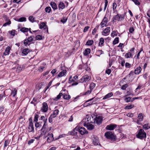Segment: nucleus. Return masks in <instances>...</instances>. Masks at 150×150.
Instances as JSON below:
<instances>
[{"mask_svg": "<svg viewBox=\"0 0 150 150\" xmlns=\"http://www.w3.org/2000/svg\"><path fill=\"white\" fill-rule=\"evenodd\" d=\"M29 20L30 22L32 23L35 21L34 18L32 16H30L29 17Z\"/></svg>", "mask_w": 150, "mask_h": 150, "instance_id": "79ce46f5", "label": "nucleus"}, {"mask_svg": "<svg viewBox=\"0 0 150 150\" xmlns=\"http://www.w3.org/2000/svg\"><path fill=\"white\" fill-rule=\"evenodd\" d=\"M44 68V67H39L38 69V70L39 71L41 72L43 71V70Z\"/></svg>", "mask_w": 150, "mask_h": 150, "instance_id": "4d7b16f0", "label": "nucleus"}, {"mask_svg": "<svg viewBox=\"0 0 150 150\" xmlns=\"http://www.w3.org/2000/svg\"><path fill=\"white\" fill-rule=\"evenodd\" d=\"M117 126V125L113 124H112L108 125L106 126V129L107 130H113L116 128Z\"/></svg>", "mask_w": 150, "mask_h": 150, "instance_id": "0eeeda50", "label": "nucleus"}, {"mask_svg": "<svg viewBox=\"0 0 150 150\" xmlns=\"http://www.w3.org/2000/svg\"><path fill=\"white\" fill-rule=\"evenodd\" d=\"M110 31V27H107L102 32V34L103 35H109Z\"/></svg>", "mask_w": 150, "mask_h": 150, "instance_id": "1a4fd4ad", "label": "nucleus"}, {"mask_svg": "<svg viewBox=\"0 0 150 150\" xmlns=\"http://www.w3.org/2000/svg\"><path fill=\"white\" fill-rule=\"evenodd\" d=\"M42 36L40 35H37L35 38L37 40H39L42 39Z\"/></svg>", "mask_w": 150, "mask_h": 150, "instance_id": "37998d69", "label": "nucleus"}, {"mask_svg": "<svg viewBox=\"0 0 150 150\" xmlns=\"http://www.w3.org/2000/svg\"><path fill=\"white\" fill-rule=\"evenodd\" d=\"M34 38V37L33 36H31L28 38V39H27L28 40V41L29 42V44H31Z\"/></svg>", "mask_w": 150, "mask_h": 150, "instance_id": "473e14b6", "label": "nucleus"}, {"mask_svg": "<svg viewBox=\"0 0 150 150\" xmlns=\"http://www.w3.org/2000/svg\"><path fill=\"white\" fill-rule=\"evenodd\" d=\"M78 130L79 132H80L81 134L82 135L88 132L85 129V128L83 127H81L80 128H77L76 127L73 131L71 132V134L72 135H74L76 134L77 132H75V130Z\"/></svg>", "mask_w": 150, "mask_h": 150, "instance_id": "f03ea898", "label": "nucleus"}, {"mask_svg": "<svg viewBox=\"0 0 150 150\" xmlns=\"http://www.w3.org/2000/svg\"><path fill=\"white\" fill-rule=\"evenodd\" d=\"M11 48L9 46H8L6 48L5 52L3 54L5 56L8 55L9 53Z\"/></svg>", "mask_w": 150, "mask_h": 150, "instance_id": "dca6fc26", "label": "nucleus"}, {"mask_svg": "<svg viewBox=\"0 0 150 150\" xmlns=\"http://www.w3.org/2000/svg\"><path fill=\"white\" fill-rule=\"evenodd\" d=\"M144 117V114L142 113L139 114L137 118V123L139 124V122H141L143 120Z\"/></svg>", "mask_w": 150, "mask_h": 150, "instance_id": "4468645a", "label": "nucleus"}, {"mask_svg": "<svg viewBox=\"0 0 150 150\" xmlns=\"http://www.w3.org/2000/svg\"><path fill=\"white\" fill-rule=\"evenodd\" d=\"M5 95V91L4 92L3 95L0 94V100H1L3 98V97Z\"/></svg>", "mask_w": 150, "mask_h": 150, "instance_id": "774afa93", "label": "nucleus"}, {"mask_svg": "<svg viewBox=\"0 0 150 150\" xmlns=\"http://www.w3.org/2000/svg\"><path fill=\"white\" fill-rule=\"evenodd\" d=\"M119 42V38L117 37L115 38L113 41V44L114 45L116 44Z\"/></svg>", "mask_w": 150, "mask_h": 150, "instance_id": "ea45409f", "label": "nucleus"}, {"mask_svg": "<svg viewBox=\"0 0 150 150\" xmlns=\"http://www.w3.org/2000/svg\"><path fill=\"white\" fill-rule=\"evenodd\" d=\"M128 86V85L127 84H125L122 86L121 87V89L122 90H125L126 88H127Z\"/></svg>", "mask_w": 150, "mask_h": 150, "instance_id": "603ef678", "label": "nucleus"}, {"mask_svg": "<svg viewBox=\"0 0 150 150\" xmlns=\"http://www.w3.org/2000/svg\"><path fill=\"white\" fill-rule=\"evenodd\" d=\"M63 95V94L62 93H60L57 96V97L54 98H53V100L54 101H57L59 99L61 96Z\"/></svg>", "mask_w": 150, "mask_h": 150, "instance_id": "393cba45", "label": "nucleus"}, {"mask_svg": "<svg viewBox=\"0 0 150 150\" xmlns=\"http://www.w3.org/2000/svg\"><path fill=\"white\" fill-rule=\"evenodd\" d=\"M63 98L64 99L67 100H68L70 98V96L69 95H68L67 94H64V95L63 94L62 95Z\"/></svg>", "mask_w": 150, "mask_h": 150, "instance_id": "c9c22d12", "label": "nucleus"}, {"mask_svg": "<svg viewBox=\"0 0 150 150\" xmlns=\"http://www.w3.org/2000/svg\"><path fill=\"white\" fill-rule=\"evenodd\" d=\"M47 120V119H46V121H45V122L44 123V125L42 127V128L41 129L43 130L45 129H47L46 128V122Z\"/></svg>", "mask_w": 150, "mask_h": 150, "instance_id": "09e8293b", "label": "nucleus"}, {"mask_svg": "<svg viewBox=\"0 0 150 150\" xmlns=\"http://www.w3.org/2000/svg\"><path fill=\"white\" fill-rule=\"evenodd\" d=\"M111 70L110 69H108L105 71L106 73L108 75L110 74V73H111Z\"/></svg>", "mask_w": 150, "mask_h": 150, "instance_id": "e2e57ef3", "label": "nucleus"}, {"mask_svg": "<svg viewBox=\"0 0 150 150\" xmlns=\"http://www.w3.org/2000/svg\"><path fill=\"white\" fill-rule=\"evenodd\" d=\"M40 29L44 28V29H46L47 26L45 23L42 22L40 24Z\"/></svg>", "mask_w": 150, "mask_h": 150, "instance_id": "b1692460", "label": "nucleus"}, {"mask_svg": "<svg viewBox=\"0 0 150 150\" xmlns=\"http://www.w3.org/2000/svg\"><path fill=\"white\" fill-rule=\"evenodd\" d=\"M90 118H89L88 117V118L83 119L82 122V124L84 126L86 127L88 130H92L94 128L93 125L90 124L91 122V121L90 120Z\"/></svg>", "mask_w": 150, "mask_h": 150, "instance_id": "f257e3e1", "label": "nucleus"}, {"mask_svg": "<svg viewBox=\"0 0 150 150\" xmlns=\"http://www.w3.org/2000/svg\"><path fill=\"white\" fill-rule=\"evenodd\" d=\"M104 43V40L103 38H101L100 40V42L99 43L100 46L103 45Z\"/></svg>", "mask_w": 150, "mask_h": 150, "instance_id": "e433bc0d", "label": "nucleus"}, {"mask_svg": "<svg viewBox=\"0 0 150 150\" xmlns=\"http://www.w3.org/2000/svg\"><path fill=\"white\" fill-rule=\"evenodd\" d=\"M117 4L115 3H114L112 5V8L114 10H115L117 7Z\"/></svg>", "mask_w": 150, "mask_h": 150, "instance_id": "13d9d810", "label": "nucleus"}, {"mask_svg": "<svg viewBox=\"0 0 150 150\" xmlns=\"http://www.w3.org/2000/svg\"><path fill=\"white\" fill-rule=\"evenodd\" d=\"M143 128L145 129H148L150 128V125L148 123L145 124L143 125Z\"/></svg>", "mask_w": 150, "mask_h": 150, "instance_id": "c85d7f7f", "label": "nucleus"}, {"mask_svg": "<svg viewBox=\"0 0 150 150\" xmlns=\"http://www.w3.org/2000/svg\"><path fill=\"white\" fill-rule=\"evenodd\" d=\"M35 140V139H31L29 141L28 144L30 145L31 144L33 143L34 141Z\"/></svg>", "mask_w": 150, "mask_h": 150, "instance_id": "69168bd1", "label": "nucleus"}, {"mask_svg": "<svg viewBox=\"0 0 150 150\" xmlns=\"http://www.w3.org/2000/svg\"><path fill=\"white\" fill-rule=\"evenodd\" d=\"M11 21H9L8 22H7L5 23H4L3 25V26H6L7 25H9L11 24Z\"/></svg>", "mask_w": 150, "mask_h": 150, "instance_id": "6e6d98bb", "label": "nucleus"}, {"mask_svg": "<svg viewBox=\"0 0 150 150\" xmlns=\"http://www.w3.org/2000/svg\"><path fill=\"white\" fill-rule=\"evenodd\" d=\"M17 90L14 88L11 91V95H12L13 97H14L17 94Z\"/></svg>", "mask_w": 150, "mask_h": 150, "instance_id": "a878e982", "label": "nucleus"}, {"mask_svg": "<svg viewBox=\"0 0 150 150\" xmlns=\"http://www.w3.org/2000/svg\"><path fill=\"white\" fill-rule=\"evenodd\" d=\"M124 100L127 103L133 101V100H132V98L130 97H125L124 99Z\"/></svg>", "mask_w": 150, "mask_h": 150, "instance_id": "bb28decb", "label": "nucleus"}, {"mask_svg": "<svg viewBox=\"0 0 150 150\" xmlns=\"http://www.w3.org/2000/svg\"><path fill=\"white\" fill-rule=\"evenodd\" d=\"M47 136V142L50 143L54 140V138L52 133H49Z\"/></svg>", "mask_w": 150, "mask_h": 150, "instance_id": "9d476101", "label": "nucleus"}, {"mask_svg": "<svg viewBox=\"0 0 150 150\" xmlns=\"http://www.w3.org/2000/svg\"><path fill=\"white\" fill-rule=\"evenodd\" d=\"M134 106V105H127V106H125V109H131L132 108H133Z\"/></svg>", "mask_w": 150, "mask_h": 150, "instance_id": "58836bf2", "label": "nucleus"}, {"mask_svg": "<svg viewBox=\"0 0 150 150\" xmlns=\"http://www.w3.org/2000/svg\"><path fill=\"white\" fill-rule=\"evenodd\" d=\"M51 127H50L49 129H41L42 131V134L43 135L45 134L47 132H48L49 131H50L51 130Z\"/></svg>", "mask_w": 150, "mask_h": 150, "instance_id": "5701e85b", "label": "nucleus"}, {"mask_svg": "<svg viewBox=\"0 0 150 150\" xmlns=\"http://www.w3.org/2000/svg\"><path fill=\"white\" fill-rule=\"evenodd\" d=\"M91 52V50L89 48H87L83 52V54L84 55H87Z\"/></svg>", "mask_w": 150, "mask_h": 150, "instance_id": "4be33fe9", "label": "nucleus"}, {"mask_svg": "<svg viewBox=\"0 0 150 150\" xmlns=\"http://www.w3.org/2000/svg\"><path fill=\"white\" fill-rule=\"evenodd\" d=\"M137 137L141 139L145 138L146 137V133L143 129H140L137 134Z\"/></svg>", "mask_w": 150, "mask_h": 150, "instance_id": "7ed1b4c3", "label": "nucleus"}, {"mask_svg": "<svg viewBox=\"0 0 150 150\" xmlns=\"http://www.w3.org/2000/svg\"><path fill=\"white\" fill-rule=\"evenodd\" d=\"M15 32L16 31L15 30H13L12 31H9L8 32L10 34H11L13 36H14L15 35Z\"/></svg>", "mask_w": 150, "mask_h": 150, "instance_id": "de8ad7c7", "label": "nucleus"}, {"mask_svg": "<svg viewBox=\"0 0 150 150\" xmlns=\"http://www.w3.org/2000/svg\"><path fill=\"white\" fill-rule=\"evenodd\" d=\"M91 79V77L88 75H86L80 79V81L82 83L88 81Z\"/></svg>", "mask_w": 150, "mask_h": 150, "instance_id": "39448f33", "label": "nucleus"}, {"mask_svg": "<svg viewBox=\"0 0 150 150\" xmlns=\"http://www.w3.org/2000/svg\"><path fill=\"white\" fill-rule=\"evenodd\" d=\"M65 5L64 3L62 2H60L58 5V8L59 10L63 9L65 8Z\"/></svg>", "mask_w": 150, "mask_h": 150, "instance_id": "a211bd4d", "label": "nucleus"}, {"mask_svg": "<svg viewBox=\"0 0 150 150\" xmlns=\"http://www.w3.org/2000/svg\"><path fill=\"white\" fill-rule=\"evenodd\" d=\"M134 29L133 27H131L129 29V32L131 33H132L134 31Z\"/></svg>", "mask_w": 150, "mask_h": 150, "instance_id": "0e129e2a", "label": "nucleus"}, {"mask_svg": "<svg viewBox=\"0 0 150 150\" xmlns=\"http://www.w3.org/2000/svg\"><path fill=\"white\" fill-rule=\"evenodd\" d=\"M38 117L39 115H36L34 119V121L37 122L38 120Z\"/></svg>", "mask_w": 150, "mask_h": 150, "instance_id": "8fccbe9b", "label": "nucleus"}, {"mask_svg": "<svg viewBox=\"0 0 150 150\" xmlns=\"http://www.w3.org/2000/svg\"><path fill=\"white\" fill-rule=\"evenodd\" d=\"M142 70V69L140 67H138L134 70V74H139L141 72Z\"/></svg>", "mask_w": 150, "mask_h": 150, "instance_id": "2eb2a0df", "label": "nucleus"}, {"mask_svg": "<svg viewBox=\"0 0 150 150\" xmlns=\"http://www.w3.org/2000/svg\"><path fill=\"white\" fill-rule=\"evenodd\" d=\"M67 21V19L65 18H64L62 19L61 20V22L63 23H64L66 22Z\"/></svg>", "mask_w": 150, "mask_h": 150, "instance_id": "680f3d73", "label": "nucleus"}, {"mask_svg": "<svg viewBox=\"0 0 150 150\" xmlns=\"http://www.w3.org/2000/svg\"><path fill=\"white\" fill-rule=\"evenodd\" d=\"M89 28H90V27L89 26H87L85 27L83 29V32H86L89 29Z\"/></svg>", "mask_w": 150, "mask_h": 150, "instance_id": "bf43d9fd", "label": "nucleus"}, {"mask_svg": "<svg viewBox=\"0 0 150 150\" xmlns=\"http://www.w3.org/2000/svg\"><path fill=\"white\" fill-rule=\"evenodd\" d=\"M99 27V25H97L93 30L92 31V33L93 35H94L95 33H96V31L98 29V27Z\"/></svg>", "mask_w": 150, "mask_h": 150, "instance_id": "4c0bfd02", "label": "nucleus"}, {"mask_svg": "<svg viewBox=\"0 0 150 150\" xmlns=\"http://www.w3.org/2000/svg\"><path fill=\"white\" fill-rule=\"evenodd\" d=\"M113 95L112 92H110L106 95L103 98V99L105 100L106 99L109 98L111 97Z\"/></svg>", "mask_w": 150, "mask_h": 150, "instance_id": "aec40b11", "label": "nucleus"}, {"mask_svg": "<svg viewBox=\"0 0 150 150\" xmlns=\"http://www.w3.org/2000/svg\"><path fill=\"white\" fill-rule=\"evenodd\" d=\"M93 144L95 145H97L99 144L98 138L97 136L93 135Z\"/></svg>", "mask_w": 150, "mask_h": 150, "instance_id": "6e6552de", "label": "nucleus"}, {"mask_svg": "<svg viewBox=\"0 0 150 150\" xmlns=\"http://www.w3.org/2000/svg\"><path fill=\"white\" fill-rule=\"evenodd\" d=\"M108 22V19L105 16L103 18L102 21L101 22L100 25L101 28H103L104 26H107V24Z\"/></svg>", "mask_w": 150, "mask_h": 150, "instance_id": "423d86ee", "label": "nucleus"}, {"mask_svg": "<svg viewBox=\"0 0 150 150\" xmlns=\"http://www.w3.org/2000/svg\"><path fill=\"white\" fill-rule=\"evenodd\" d=\"M45 11L48 13H50L51 11V8L50 7H47L45 8Z\"/></svg>", "mask_w": 150, "mask_h": 150, "instance_id": "a19ab883", "label": "nucleus"}, {"mask_svg": "<svg viewBox=\"0 0 150 150\" xmlns=\"http://www.w3.org/2000/svg\"><path fill=\"white\" fill-rule=\"evenodd\" d=\"M50 5L54 10L57 9V5L55 2H51L50 3Z\"/></svg>", "mask_w": 150, "mask_h": 150, "instance_id": "6ab92c4d", "label": "nucleus"}, {"mask_svg": "<svg viewBox=\"0 0 150 150\" xmlns=\"http://www.w3.org/2000/svg\"><path fill=\"white\" fill-rule=\"evenodd\" d=\"M66 72L67 71L66 70H64L59 74L58 76L59 77H61L64 76L66 74Z\"/></svg>", "mask_w": 150, "mask_h": 150, "instance_id": "f3484780", "label": "nucleus"}, {"mask_svg": "<svg viewBox=\"0 0 150 150\" xmlns=\"http://www.w3.org/2000/svg\"><path fill=\"white\" fill-rule=\"evenodd\" d=\"M28 130V131L29 132H34V127L33 123H30V124H29Z\"/></svg>", "mask_w": 150, "mask_h": 150, "instance_id": "9b49d317", "label": "nucleus"}, {"mask_svg": "<svg viewBox=\"0 0 150 150\" xmlns=\"http://www.w3.org/2000/svg\"><path fill=\"white\" fill-rule=\"evenodd\" d=\"M105 136L106 138L111 140L114 139L115 138L114 134L110 131L108 132L105 133Z\"/></svg>", "mask_w": 150, "mask_h": 150, "instance_id": "20e7f679", "label": "nucleus"}, {"mask_svg": "<svg viewBox=\"0 0 150 150\" xmlns=\"http://www.w3.org/2000/svg\"><path fill=\"white\" fill-rule=\"evenodd\" d=\"M102 121V118L101 116H96L95 119V122L98 125L101 124Z\"/></svg>", "mask_w": 150, "mask_h": 150, "instance_id": "f8f14e48", "label": "nucleus"}, {"mask_svg": "<svg viewBox=\"0 0 150 150\" xmlns=\"http://www.w3.org/2000/svg\"><path fill=\"white\" fill-rule=\"evenodd\" d=\"M132 1L136 5H139L140 4V3L138 1V0H132Z\"/></svg>", "mask_w": 150, "mask_h": 150, "instance_id": "3c124183", "label": "nucleus"}, {"mask_svg": "<svg viewBox=\"0 0 150 150\" xmlns=\"http://www.w3.org/2000/svg\"><path fill=\"white\" fill-rule=\"evenodd\" d=\"M96 86V84L95 83H91L90 85V89L91 90H92L94 88H95V87Z\"/></svg>", "mask_w": 150, "mask_h": 150, "instance_id": "2f4dec72", "label": "nucleus"}, {"mask_svg": "<svg viewBox=\"0 0 150 150\" xmlns=\"http://www.w3.org/2000/svg\"><path fill=\"white\" fill-rule=\"evenodd\" d=\"M8 144H9V143L8 142V141L7 140L5 141V143H4V147H6L7 146H8Z\"/></svg>", "mask_w": 150, "mask_h": 150, "instance_id": "338daca9", "label": "nucleus"}, {"mask_svg": "<svg viewBox=\"0 0 150 150\" xmlns=\"http://www.w3.org/2000/svg\"><path fill=\"white\" fill-rule=\"evenodd\" d=\"M117 35V32L116 31H113L111 34V36L114 37L115 36Z\"/></svg>", "mask_w": 150, "mask_h": 150, "instance_id": "a18cd8bd", "label": "nucleus"}, {"mask_svg": "<svg viewBox=\"0 0 150 150\" xmlns=\"http://www.w3.org/2000/svg\"><path fill=\"white\" fill-rule=\"evenodd\" d=\"M27 39H25L24 42V44L25 46L29 45L30 44H29V42L28 41Z\"/></svg>", "mask_w": 150, "mask_h": 150, "instance_id": "49530a36", "label": "nucleus"}, {"mask_svg": "<svg viewBox=\"0 0 150 150\" xmlns=\"http://www.w3.org/2000/svg\"><path fill=\"white\" fill-rule=\"evenodd\" d=\"M29 52V50L28 48H25L23 50L22 53L25 55H27Z\"/></svg>", "mask_w": 150, "mask_h": 150, "instance_id": "cd10ccee", "label": "nucleus"}, {"mask_svg": "<svg viewBox=\"0 0 150 150\" xmlns=\"http://www.w3.org/2000/svg\"><path fill=\"white\" fill-rule=\"evenodd\" d=\"M29 29L28 28L24 27L22 28L20 30L21 31L24 33L28 32L29 31Z\"/></svg>", "mask_w": 150, "mask_h": 150, "instance_id": "c756f323", "label": "nucleus"}, {"mask_svg": "<svg viewBox=\"0 0 150 150\" xmlns=\"http://www.w3.org/2000/svg\"><path fill=\"white\" fill-rule=\"evenodd\" d=\"M125 14L126 13H125L124 14L119 15V18L120 19V21H122L124 19Z\"/></svg>", "mask_w": 150, "mask_h": 150, "instance_id": "72a5a7b5", "label": "nucleus"}, {"mask_svg": "<svg viewBox=\"0 0 150 150\" xmlns=\"http://www.w3.org/2000/svg\"><path fill=\"white\" fill-rule=\"evenodd\" d=\"M93 43V41L92 40H88L86 43V44L88 45H91Z\"/></svg>", "mask_w": 150, "mask_h": 150, "instance_id": "f704fd0d", "label": "nucleus"}, {"mask_svg": "<svg viewBox=\"0 0 150 150\" xmlns=\"http://www.w3.org/2000/svg\"><path fill=\"white\" fill-rule=\"evenodd\" d=\"M48 107L47 104L45 102L43 103L42 104V110L43 112H46L48 110Z\"/></svg>", "mask_w": 150, "mask_h": 150, "instance_id": "ddd939ff", "label": "nucleus"}, {"mask_svg": "<svg viewBox=\"0 0 150 150\" xmlns=\"http://www.w3.org/2000/svg\"><path fill=\"white\" fill-rule=\"evenodd\" d=\"M125 66L126 68H129L131 67V65L128 62H126L125 63Z\"/></svg>", "mask_w": 150, "mask_h": 150, "instance_id": "5fc2aeb1", "label": "nucleus"}, {"mask_svg": "<svg viewBox=\"0 0 150 150\" xmlns=\"http://www.w3.org/2000/svg\"><path fill=\"white\" fill-rule=\"evenodd\" d=\"M59 112V110H55L54 111L53 113L57 116Z\"/></svg>", "mask_w": 150, "mask_h": 150, "instance_id": "052dcab7", "label": "nucleus"}, {"mask_svg": "<svg viewBox=\"0 0 150 150\" xmlns=\"http://www.w3.org/2000/svg\"><path fill=\"white\" fill-rule=\"evenodd\" d=\"M26 18L22 17L19 18L18 20V21L19 22L25 21H26Z\"/></svg>", "mask_w": 150, "mask_h": 150, "instance_id": "c03bdc74", "label": "nucleus"}, {"mask_svg": "<svg viewBox=\"0 0 150 150\" xmlns=\"http://www.w3.org/2000/svg\"><path fill=\"white\" fill-rule=\"evenodd\" d=\"M35 126L36 128H38L40 127H41V125L40 124H39L38 122H36L35 123Z\"/></svg>", "mask_w": 150, "mask_h": 150, "instance_id": "864d4df0", "label": "nucleus"}, {"mask_svg": "<svg viewBox=\"0 0 150 150\" xmlns=\"http://www.w3.org/2000/svg\"><path fill=\"white\" fill-rule=\"evenodd\" d=\"M125 56L127 58H129L133 56V55L130 52L127 53L126 54Z\"/></svg>", "mask_w": 150, "mask_h": 150, "instance_id": "7c9ffc66", "label": "nucleus"}, {"mask_svg": "<svg viewBox=\"0 0 150 150\" xmlns=\"http://www.w3.org/2000/svg\"><path fill=\"white\" fill-rule=\"evenodd\" d=\"M112 21L113 22L117 20L119 21H120V19L119 18V15L118 14H117L116 15L114 16L112 18Z\"/></svg>", "mask_w": 150, "mask_h": 150, "instance_id": "412c9836", "label": "nucleus"}]
</instances>
